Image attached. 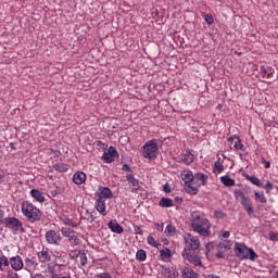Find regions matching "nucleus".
Wrapping results in <instances>:
<instances>
[{
  "mask_svg": "<svg viewBox=\"0 0 278 278\" xmlns=\"http://www.w3.org/2000/svg\"><path fill=\"white\" fill-rule=\"evenodd\" d=\"M185 249L182 251V257L189 264H193V266H203L201 263V258L199 257V247H201V242H199V238L193 237L190 233L184 236Z\"/></svg>",
  "mask_w": 278,
  "mask_h": 278,
  "instance_id": "f257e3e1",
  "label": "nucleus"
},
{
  "mask_svg": "<svg viewBox=\"0 0 278 278\" xmlns=\"http://www.w3.org/2000/svg\"><path fill=\"white\" fill-rule=\"evenodd\" d=\"M190 223L191 229H193V231L200 233V236H204V238H207V236H210V226H207V223H210V220L205 218L203 213L199 211L192 212Z\"/></svg>",
  "mask_w": 278,
  "mask_h": 278,
  "instance_id": "f03ea898",
  "label": "nucleus"
},
{
  "mask_svg": "<svg viewBox=\"0 0 278 278\" xmlns=\"http://www.w3.org/2000/svg\"><path fill=\"white\" fill-rule=\"evenodd\" d=\"M22 214L28 223H38V220L42 218V212L40 208L33 205L29 201L22 202Z\"/></svg>",
  "mask_w": 278,
  "mask_h": 278,
  "instance_id": "7ed1b4c3",
  "label": "nucleus"
},
{
  "mask_svg": "<svg viewBox=\"0 0 278 278\" xmlns=\"http://www.w3.org/2000/svg\"><path fill=\"white\" fill-rule=\"evenodd\" d=\"M235 255L238 260H250L251 262H255L258 257L253 248H249L247 244L240 242L235 243Z\"/></svg>",
  "mask_w": 278,
  "mask_h": 278,
  "instance_id": "20e7f679",
  "label": "nucleus"
},
{
  "mask_svg": "<svg viewBox=\"0 0 278 278\" xmlns=\"http://www.w3.org/2000/svg\"><path fill=\"white\" fill-rule=\"evenodd\" d=\"M157 151L160 148H157L156 139L149 140L141 147V153L146 160H156Z\"/></svg>",
  "mask_w": 278,
  "mask_h": 278,
  "instance_id": "39448f33",
  "label": "nucleus"
},
{
  "mask_svg": "<svg viewBox=\"0 0 278 278\" xmlns=\"http://www.w3.org/2000/svg\"><path fill=\"white\" fill-rule=\"evenodd\" d=\"M235 198L237 201H240L243 210L247 212L248 216H253L254 214V210H253V202L251 201V199H249V197L244 195V191L240 190V189H236L233 191Z\"/></svg>",
  "mask_w": 278,
  "mask_h": 278,
  "instance_id": "423d86ee",
  "label": "nucleus"
},
{
  "mask_svg": "<svg viewBox=\"0 0 278 278\" xmlns=\"http://www.w3.org/2000/svg\"><path fill=\"white\" fill-rule=\"evenodd\" d=\"M5 227L8 229H12V231H20V233H25V228H23V222L16 217H7L3 220Z\"/></svg>",
  "mask_w": 278,
  "mask_h": 278,
  "instance_id": "0eeeda50",
  "label": "nucleus"
},
{
  "mask_svg": "<svg viewBox=\"0 0 278 278\" xmlns=\"http://www.w3.org/2000/svg\"><path fill=\"white\" fill-rule=\"evenodd\" d=\"M116 157H118V151L116 148L111 146L108 151H104L101 160H103L105 164H112V162H115Z\"/></svg>",
  "mask_w": 278,
  "mask_h": 278,
  "instance_id": "6e6552de",
  "label": "nucleus"
},
{
  "mask_svg": "<svg viewBox=\"0 0 278 278\" xmlns=\"http://www.w3.org/2000/svg\"><path fill=\"white\" fill-rule=\"evenodd\" d=\"M61 233H62V236H64V238H68V240L71 242H73V244L75 247L79 245V239L75 235V230H72L71 228L63 227V228H61Z\"/></svg>",
  "mask_w": 278,
  "mask_h": 278,
  "instance_id": "1a4fd4ad",
  "label": "nucleus"
},
{
  "mask_svg": "<svg viewBox=\"0 0 278 278\" xmlns=\"http://www.w3.org/2000/svg\"><path fill=\"white\" fill-rule=\"evenodd\" d=\"M46 240L48 244H60L62 242V236L55 230H49L46 232Z\"/></svg>",
  "mask_w": 278,
  "mask_h": 278,
  "instance_id": "9d476101",
  "label": "nucleus"
},
{
  "mask_svg": "<svg viewBox=\"0 0 278 278\" xmlns=\"http://www.w3.org/2000/svg\"><path fill=\"white\" fill-rule=\"evenodd\" d=\"M10 266L16 273H18V270H23V268H25V263H23V257H21L20 255L12 256L10 258Z\"/></svg>",
  "mask_w": 278,
  "mask_h": 278,
  "instance_id": "9b49d317",
  "label": "nucleus"
},
{
  "mask_svg": "<svg viewBox=\"0 0 278 278\" xmlns=\"http://www.w3.org/2000/svg\"><path fill=\"white\" fill-rule=\"evenodd\" d=\"M176 162H178L179 164L182 163L186 164L187 166H190V164L194 162V154H192V152L190 151H186L176 160Z\"/></svg>",
  "mask_w": 278,
  "mask_h": 278,
  "instance_id": "f8f14e48",
  "label": "nucleus"
},
{
  "mask_svg": "<svg viewBox=\"0 0 278 278\" xmlns=\"http://www.w3.org/2000/svg\"><path fill=\"white\" fill-rule=\"evenodd\" d=\"M96 197L105 201V199H112L114 193H112V190L108 187H99L98 191L96 192Z\"/></svg>",
  "mask_w": 278,
  "mask_h": 278,
  "instance_id": "ddd939ff",
  "label": "nucleus"
},
{
  "mask_svg": "<svg viewBox=\"0 0 278 278\" xmlns=\"http://www.w3.org/2000/svg\"><path fill=\"white\" fill-rule=\"evenodd\" d=\"M37 257L39 264H49V262H51V253H49V249H42L37 252Z\"/></svg>",
  "mask_w": 278,
  "mask_h": 278,
  "instance_id": "4468645a",
  "label": "nucleus"
},
{
  "mask_svg": "<svg viewBox=\"0 0 278 278\" xmlns=\"http://www.w3.org/2000/svg\"><path fill=\"white\" fill-rule=\"evenodd\" d=\"M94 208L97 210V212H99V214H101V216H108L105 200L97 198L94 202Z\"/></svg>",
  "mask_w": 278,
  "mask_h": 278,
  "instance_id": "2eb2a0df",
  "label": "nucleus"
},
{
  "mask_svg": "<svg viewBox=\"0 0 278 278\" xmlns=\"http://www.w3.org/2000/svg\"><path fill=\"white\" fill-rule=\"evenodd\" d=\"M126 179L131 184L135 192H137V190H140V188H142V181L136 178L132 174H127Z\"/></svg>",
  "mask_w": 278,
  "mask_h": 278,
  "instance_id": "dca6fc26",
  "label": "nucleus"
},
{
  "mask_svg": "<svg viewBox=\"0 0 278 278\" xmlns=\"http://www.w3.org/2000/svg\"><path fill=\"white\" fill-rule=\"evenodd\" d=\"M208 176L203 173H197L193 175V182L197 186H205L207 184Z\"/></svg>",
  "mask_w": 278,
  "mask_h": 278,
  "instance_id": "f3484780",
  "label": "nucleus"
},
{
  "mask_svg": "<svg viewBox=\"0 0 278 278\" xmlns=\"http://www.w3.org/2000/svg\"><path fill=\"white\" fill-rule=\"evenodd\" d=\"M108 227L113 233H123L124 231L123 226H121L116 219L110 220Z\"/></svg>",
  "mask_w": 278,
  "mask_h": 278,
  "instance_id": "a211bd4d",
  "label": "nucleus"
},
{
  "mask_svg": "<svg viewBox=\"0 0 278 278\" xmlns=\"http://www.w3.org/2000/svg\"><path fill=\"white\" fill-rule=\"evenodd\" d=\"M86 173L84 172H76L73 175V182L76 184V186H81V184H86Z\"/></svg>",
  "mask_w": 278,
  "mask_h": 278,
  "instance_id": "6ab92c4d",
  "label": "nucleus"
},
{
  "mask_svg": "<svg viewBox=\"0 0 278 278\" xmlns=\"http://www.w3.org/2000/svg\"><path fill=\"white\" fill-rule=\"evenodd\" d=\"M30 197L37 201V203H45V201H47V199L45 198V193H42L40 190L38 189H31L30 190Z\"/></svg>",
  "mask_w": 278,
  "mask_h": 278,
  "instance_id": "aec40b11",
  "label": "nucleus"
},
{
  "mask_svg": "<svg viewBox=\"0 0 278 278\" xmlns=\"http://www.w3.org/2000/svg\"><path fill=\"white\" fill-rule=\"evenodd\" d=\"M162 275L167 278H177L179 277V273L176 271L173 267H163Z\"/></svg>",
  "mask_w": 278,
  "mask_h": 278,
  "instance_id": "412c9836",
  "label": "nucleus"
},
{
  "mask_svg": "<svg viewBox=\"0 0 278 278\" xmlns=\"http://www.w3.org/2000/svg\"><path fill=\"white\" fill-rule=\"evenodd\" d=\"M185 190L188 192V194H198L199 185H197L195 182H187L185 185Z\"/></svg>",
  "mask_w": 278,
  "mask_h": 278,
  "instance_id": "4be33fe9",
  "label": "nucleus"
},
{
  "mask_svg": "<svg viewBox=\"0 0 278 278\" xmlns=\"http://www.w3.org/2000/svg\"><path fill=\"white\" fill-rule=\"evenodd\" d=\"M35 260H36V257H34V256L31 258L26 257L25 261H24L25 262L24 269L29 273L30 270L34 269L35 266H38V263H36Z\"/></svg>",
  "mask_w": 278,
  "mask_h": 278,
  "instance_id": "5701e85b",
  "label": "nucleus"
},
{
  "mask_svg": "<svg viewBox=\"0 0 278 278\" xmlns=\"http://www.w3.org/2000/svg\"><path fill=\"white\" fill-rule=\"evenodd\" d=\"M275 73V70H273L271 67H261V75L264 79H271L273 75Z\"/></svg>",
  "mask_w": 278,
  "mask_h": 278,
  "instance_id": "b1692460",
  "label": "nucleus"
},
{
  "mask_svg": "<svg viewBox=\"0 0 278 278\" xmlns=\"http://www.w3.org/2000/svg\"><path fill=\"white\" fill-rule=\"evenodd\" d=\"M181 277L184 278H199V274L194 273L191 268L185 267L181 270Z\"/></svg>",
  "mask_w": 278,
  "mask_h": 278,
  "instance_id": "393cba45",
  "label": "nucleus"
},
{
  "mask_svg": "<svg viewBox=\"0 0 278 278\" xmlns=\"http://www.w3.org/2000/svg\"><path fill=\"white\" fill-rule=\"evenodd\" d=\"M181 178L185 181V184H190L194 181V174L190 170H184L181 173Z\"/></svg>",
  "mask_w": 278,
  "mask_h": 278,
  "instance_id": "a878e982",
  "label": "nucleus"
},
{
  "mask_svg": "<svg viewBox=\"0 0 278 278\" xmlns=\"http://www.w3.org/2000/svg\"><path fill=\"white\" fill-rule=\"evenodd\" d=\"M245 179L257 188H264V184H262V180H260V178H257L256 176L245 175Z\"/></svg>",
  "mask_w": 278,
  "mask_h": 278,
  "instance_id": "bb28decb",
  "label": "nucleus"
},
{
  "mask_svg": "<svg viewBox=\"0 0 278 278\" xmlns=\"http://www.w3.org/2000/svg\"><path fill=\"white\" fill-rule=\"evenodd\" d=\"M220 181L223 185H225L228 188L236 186V180L233 178L229 177V175L222 176Z\"/></svg>",
  "mask_w": 278,
  "mask_h": 278,
  "instance_id": "cd10ccee",
  "label": "nucleus"
},
{
  "mask_svg": "<svg viewBox=\"0 0 278 278\" xmlns=\"http://www.w3.org/2000/svg\"><path fill=\"white\" fill-rule=\"evenodd\" d=\"M223 170H225V166L223 165V162L220 161V159H218L214 163L213 173H215V175H218V174L223 173Z\"/></svg>",
  "mask_w": 278,
  "mask_h": 278,
  "instance_id": "c85d7f7f",
  "label": "nucleus"
},
{
  "mask_svg": "<svg viewBox=\"0 0 278 278\" xmlns=\"http://www.w3.org/2000/svg\"><path fill=\"white\" fill-rule=\"evenodd\" d=\"M159 205H160V207H173V205H174L173 199H170V198H162L159 201Z\"/></svg>",
  "mask_w": 278,
  "mask_h": 278,
  "instance_id": "c756f323",
  "label": "nucleus"
},
{
  "mask_svg": "<svg viewBox=\"0 0 278 278\" xmlns=\"http://www.w3.org/2000/svg\"><path fill=\"white\" fill-rule=\"evenodd\" d=\"M53 168L58 173H66V170H68V165L64 163H56L53 165Z\"/></svg>",
  "mask_w": 278,
  "mask_h": 278,
  "instance_id": "7c9ffc66",
  "label": "nucleus"
},
{
  "mask_svg": "<svg viewBox=\"0 0 278 278\" xmlns=\"http://www.w3.org/2000/svg\"><path fill=\"white\" fill-rule=\"evenodd\" d=\"M233 149L235 151H247V147L242 144V140L240 139V137L237 138V140L235 141Z\"/></svg>",
  "mask_w": 278,
  "mask_h": 278,
  "instance_id": "2f4dec72",
  "label": "nucleus"
},
{
  "mask_svg": "<svg viewBox=\"0 0 278 278\" xmlns=\"http://www.w3.org/2000/svg\"><path fill=\"white\" fill-rule=\"evenodd\" d=\"M217 248L225 249V251H231V240H225L217 244Z\"/></svg>",
  "mask_w": 278,
  "mask_h": 278,
  "instance_id": "473e14b6",
  "label": "nucleus"
},
{
  "mask_svg": "<svg viewBox=\"0 0 278 278\" xmlns=\"http://www.w3.org/2000/svg\"><path fill=\"white\" fill-rule=\"evenodd\" d=\"M166 236H175L177 233V228L173 224H168L165 228Z\"/></svg>",
  "mask_w": 278,
  "mask_h": 278,
  "instance_id": "72a5a7b5",
  "label": "nucleus"
},
{
  "mask_svg": "<svg viewBox=\"0 0 278 278\" xmlns=\"http://www.w3.org/2000/svg\"><path fill=\"white\" fill-rule=\"evenodd\" d=\"M147 242L150 247H154L155 249H160V247H162V243L157 242L155 238L151 236L148 237Z\"/></svg>",
  "mask_w": 278,
  "mask_h": 278,
  "instance_id": "f704fd0d",
  "label": "nucleus"
},
{
  "mask_svg": "<svg viewBox=\"0 0 278 278\" xmlns=\"http://www.w3.org/2000/svg\"><path fill=\"white\" fill-rule=\"evenodd\" d=\"M136 258L138 262H144L147 260V252L144 250L137 251Z\"/></svg>",
  "mask_w": 278,
  "mask_h": 278,
  "instance_id": "c9c22d12",
  "label": "nucleus"
},
{
  "mask_svg": "<svg viewBox=\"0 0 278 278\" xmlns=\"http://www.w3.org/2000/svg\"><path fill=\"white\" fill-rule=\"evenodd\" d=\"M94 214H97L94 211H86V220H88L89 223H94V220H97V216H94Z\"/></svg>",
  "mask_w": 278,
  "mask_h": 278,
  "instance_id": "e433bc0d",
  "label": "nucleus"
},
{
  "mask_svg": "<svg viewBox=\"0 0 278 278\" xmlns=\"http://www.w3.org/2000/svg\"><path fill=\"white\" fill-rule=\"evenodd\" d=\"M255 199L256 201H260V203H267V199L266 195H264V193H260V192H254Z\"/></svg>",
  "mask_w": 278,
  "mask_h": 278,
  "instance_id": "4c0bfd02",
  "label": "nucleus"
},
{
  "mask_svg": "<svg viewBox=\"0 0 278 278\" xmlns=\"http://www.w3.org/2000/svg\"><path fill=\"white\" fill-rule=\"evenodd\" d=\"M63 223H64L67 227H73V229H77V223L73 222V219H71V218H65V219H63Z\"/></svg>",
  "mask_w": 278,
  "mask_h": 278,
  "instance_id": "58836bf2",
  "label": "nucleus"
},
{
  "mask_svg": "<svg viewBox=\"0 0 278 278\" xmlns=\"http://www.w3.org/2000/svg\"><path fill=\"white\" fill-rule=\"evenodd\" d=\"M160 255H161V257H170L172 256L170 249L165 248V249L161 250Z\"/></svg>",
  "mask_w": 278,
  "mask_h": 278,
  "instance_id": "ea45409f",
  "label": "nucleus"
},
{
  "mask_svg": "<svg viewBox=\"0 0 278 278\" xmlns=\"http://www.w3.org/2000/svg\"><path fill=\"white\" fill-rule=\"evenodd\" d=\"M80 264L81 266H86V264H88V257H86V253L80 252Z\"/></svg>",
  "mask_w": 278,
  "mask_h": 278,
  "instance_id": "a19ab883",
  "label": "nucleus"
},
{
  "mask_svg": "<svg viewBox=\"0 0 278 278\" xmlns=\"http://www.w3.org/2000/svg\"><path fill=\"white\" fill-rule=\"evenodd\" d=\"M62 192H64V189L59 187L55 190L51 191V195L52 197H58V194H62Z\"/></svg>",
  "mask_w": 278,
  "mask_h": 278,
  "instance_id": "79ce46f5",
  "label": "nucleus"
},
{
  "mask_svg": "<svg viewBox=\"0 0 278 278\" xmlns=\"http://www.w3.org/2000/svg\"><path fill=\"white\" fill-rule=\"evenodd\" d=\"M238 138H239L238 135H233L229 137L227 141L229 142V144H236V141L238 140Z\"/></svg>",
  "mask_w": 278,
  "mask_h": 278,
  "instance_id": "37998d69",
  "label": "nucleus"
},
{
  "mask_svg": "<svg viewBox=\"0 0 278 278\" xmlns=\"http://www.w3.org/2000/svg\"><path fill=\"white\" fill-rule=\"evenodd\" d=\"M215 257H217V260H225V251H217Z\"/></svg>",
  "mask_w": 278,
  "mask_h": 278,
  "instance_id": "c03bdc74",
  "label": "nucleus"
},
{
  "mask_svg": "<svg viewBox=\"0 0 278 278\" xmlns=\"http://www.w3.org/2000/svg\"><path fill=\"white\" fill-rule=\"evenodd\" d=\"M227 215L225 213H223L222 211H215V217L216 218H225Z\"/></svg>",
  "mask_w": 278,
  "mask_h": 278,
  "instance_id": "a18cd8bd",
  "label": "nucleus"
},
{
  "mask_svg": "<svg viewBox=\"0 0 278 278\" xmlns=\"http://www.w3.org/2000/svg\"><path fill=\"white\" fill-rule=\"evenodd\" d=\"M163 192L170 194V185H168V182L163 186Z\"/></svg>",
  "mask_w": 278,
  "mask_h": 278,
  "instance_id": "49530a36",
  "label": "nucleus"
},
{
  "mask_svg": "<svg viewBox=\"0 0 278 278\" xmlns=\"http://www.w3.org/2000/svg\"><path fill=\"white\" fill-rule=\"evenodd\" d=\"M2 262V266H10V261L7 258V256L0 257Z\"/></svg>",
  "mask_w": 278,
  "mask_h": 278,
  "instance_id": "de8ad7c7",
  "label": "nucleus"
},
{
  "mask_svg": "<svg viewBox=\"0 0 278 278\" xmlns=\"http://www.w3.org/2000/svg\"><path fill=\"white\" fill-rule=\"evenodd\" d=\"M263 188H265L267 192H270V190H273V182L268 181Z\"/></svg>",
  "mask_w": 278,
  "mask_h": 278,
  "instance_id": "09e8293b",
  "label": "nucleus"
},
{
  "mask_svg": "<svg viewBox=\"0 0 278 278\" xmlns=\"http://www.w3.org/2000/svg\"><path fill=\"white\" fill-rule=\"evenodd\" d=\"M80 253H81V251H79L78 253L77 252L70 253L71 260H76V257L80 256Z\"/></svg>",
  "mask_w": 278,
  "mask_h": 278,
  "instance_id": "8fccbe9b",
  "label": "nucleus"
},
{
  "mask_svg": "<svg viewBox=\"0 0 278 278\" xmlns=\"http://www.w3.org/2000/svg\"><path fill=\"white\" fill-rule=\"evenodd\" d=\"M135 233L137 235V236H142V228H140V226H135Z\"/></svg>",
  "mask_w": 278,
  "mask_h": 278,
  "instance_id": "3c124183",
  "label": "nucleus"
},
{
  "mask_svg": "<svg viewBox=\"0 0 278 278\" xmlns=\"http://www.w3.org/2000/svg\"><path fill=\"white\" fill-rule=\"evenodd\" d=\"M98 278H112V275L110 273H102L98 275Z\"/></svg>",
  "mask_w": 278,
  "mask_h": 278,
  "instance_id": "603ef678",
  "label": "nucleus"
},
{
  "mask_svg": "<svg viewBox=\"0 0 278 278\" xmlns=\"http://www.w3.org/2000/svg\"><path fill=\"white\" fill-rule=\"evenodd\" d=\"M262 164H264L265 168H270V161H266V159H262Z\"/></svg>",
  "mask_w": 278,
  "mask_h": 278,
  "instance_id": "864d4df0",
  "label": "nucleus"
},
{
  "mask_svg": "<svg viewBox=\"0 0 278 278\" xmlns=\"http://www.w3.org/2000/svg\"><path fill=\"white\" fill-rule=\"evenodd\" d=\"M122 170H125L126 173H131V167H129V165H127V164H124L122 166Z\"/></svg>",
  "mask_w": 278,
  "mask_h": 278,
  "instance_id": "5fc2aeb1",
  "label": "nucleus"
},
{
  "mask_svg": "<svg viewBox=\"0 0 278 278\" xmlns=\"http://www.w3.org/2000/svg\"><path fill=\"white\" fill-rule=\"evenodd\" d=\"M155 229L159 230L160 232L164 231V224H155Z\"/></svg>",
  "mask_w": 278,
  "mask_h": 278,
  "instance_id": "6e6d98bb",
  "label": "nucleus"
},
{
  "mask_svg": "<svg viewBox=\"0 0 278 278\" xmlns=\"http://www.w3.org/2000/svg\"><path fill=\"white\" fill-rule=\"evenodd\" d=\"M202 16H203L205 23H206L207 25H210V15H208V14H205V13H202Z\"/></svg>",
  "mask_w": 278,
  "mask_h": 278,
  "instance_id": "4d7b16f0",
  "label": "nucleus"
},
{
  "mask_svg": "<svg viewBox=\"0 0 278 278\" xmlns=\"http://www.w3.org/2000/svg\"><path fill=\"white\" fill-rule=\"evenodd\" d=\"M222 238H229V236H231V232H229L228 230H225L224 232H222Z\"/></svg>",
  "mask_w": 278,
  "mask_h": 278,
  "instance_id": "13d9d810",
  "label": "nucleus"
},
{
  "mask_svg": "<svg viewBox=\"0 0 278 278\" xmlns=\"http://www.w3.org/2000/svg\"><path fill=\"white\" fill-rule=\"evenodd\" d=\"M174 201H175V203H177L178 205H181L184 199L180 198V197H176Z\"/></svg>",
  "mask_w": 278,
  "mask_h": 278,
  "instance_id": "bf43d9fd",
  "label": "nucleus"
},
{
  "mask_svg": "<svg viewBox=\"0 0 278 278\" xmlns=\"http://www.w3.org/2000/svg\"><path fill=\"white\" fill-rule=\"evenodd\" d=\"M3 216H5V212L1 208L0 205V223H2Z\"/></svg>",
  "mask_w": 278,
  "mask_h": 278,
  "instance_id": "052dcab7",
  "label": "nucleus"
},
{
  "mask_svg": "<svg viewBox=\"0 0 278 278\" xmlns=\"http://www.w3.org/2000/svg\"><path fill=\"white\" fill-rule=\"evenodd\" d=\"M269 238L270 240H278V233H270Z\"/></svg>",
  "mask_w": 278,
  "mask_h": 278,
  "instance_id": "680f3d73",
  "label": "nucleus"
},
{
  "mask_svg": "<svg viewBox=\"0 0 278 278\" xmlns=\"http://www.w3.org/2000/svg\"><path fill=\"white\" fill-rule=\"evenodd\" d=\"M52 278H71V276H60L58 274L52 275Z\"/></svg>",
  "mask_w": 278,
  "mask_h": 278,
  "instance_id": "e2e57ef3",
  "label": "nucleus"
},
{
  "mask_svg": "<svg viewBox=\"0 0 278 278\" xmlns=\"http://www.w3.org/2000/svg\"><path fill=\"white\" fill-rule=\"evenodd\" d=\"M10 147H11V149H13V151H16V147H14L13 142L10 143Z\"/></svg>",
  "mask_w": 278,
  "mask_h": 278,
  "instance_id": "0e129e2a",
  "label": "nucleus"
},
{
  "mask_svg": "<svg viewBox=\"0 0 278 278\" xmlns=\"http://www.w3.org/2000/svg\"><path fill=\"white\" fill-rule=\"evenodd\" d=\"M210 253V243H206V254Z\"/></svg>",
  "mask_w": 278,
  "mask_h": 278,
  "instance_id": "69168bd1",
  "label": "nucleus"
},
{
  "mask_svg": "<svg viewBox=\"0 0 278 278\" xmlns=\"http://www.w3.org/2000/svg\"><path fill=\"white\" fill-rule=\"evenodd\" d=\"M212 23H214V17L210 16V25H212Z\"/></svg>",
  "mask_w": 278,
  "mask_h": 278,
  "instance_id": "338daca9",
  "label": "nucleus"
},
{
  "mask_svg": "<svg viewBox=\"0 0 278 278\" xmlns=\"http://www.w3.org/2000/svg\"><path fill=\"white\" fill-rule=\"evenodd\" d=\"M210 278H220V276L211 275Z\"/></svg>",
  "mask_w": 278,
  "mask_h": 278,
  "instance_id": "774afa93",
  "label": "nucleus"
}]
</instances>
